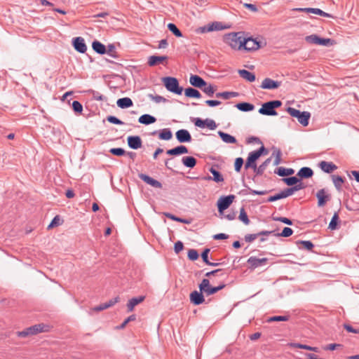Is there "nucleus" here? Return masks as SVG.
Masks as SVG:
<instances>
[{"label": "nucleus", "instance_id": "nucleus-21", "mask_svg": "<svg viewBox=\"0 0 359 359\" xmlns=\"http://www.w3.org/2000/svg\"><path fill=\"white\" fill-rule=\"evenodd\" d=\"M144 296H139L130 299L127 304L128 311H132L135 306L144 301Z\"/></svg>", "mask_w": 359, "mask_h": 359}, {"label": "nucleus", "instance_id": "nucleus-64", "mask_svg": "<svg viewBox=\"0 0 359 359\" xmlns=\"http://www.w3.org/2000/svg\"><path fill=\"white\" fill-rule=\"evenodd\" d=\"M184 245L183 243L181 241H177L175 243V252L176 253H179L183 250Z\"/></svg>", "mask_w": 359, "mask_h": 359}, {"label": "nucleus", "instance_id": "nucleus-49", "mask_svg": "<svg viewBox=\"0 0 359 359\" xmlns=\"http://www.w3.org/2000/svg\"><path fill=\"white\" fill-rule=\"evenodd\" d=\"M338 219H339L338 214L334 213L330 224H329V228L330 229H332V230L336 229Z\"/></svg>", "mask_w": 359, "mask_h": 359}, {"label": "nucleus", "instance_id": "nucleus-9", "mask_svg": "<svg viewBox=\"0 0 359 359\" xmlns=\"http://www.w3.org/2000/svg\"><path fill=\"white\" fill-rule=\"evenodd\" d=\"M305 41L308 43L317 44L324 46H330L335 44V42L331 39L320 38L316 34H311L305 37Z\"/></svg>", "mask_w": 359, "mask_h": 359}, {"label": "nucleus", "instance_id": "nucleus-31", "mask_svg": "<svg viewBox=\"0 0 359 359\" xmlns=\"http://www.w3.org/2000/svg\"><path fill=\"white\" fill-rule=\"evenodd\" d=\"M305 12L311 13L316 15H319L320 16L326 17V18H333L330 14L324 12L323 11L319 8H307L305 9Z\"/></svg>", "mask_w": 359, "mask_h": 359}, {"label": "nucleus", "instance_id": "nucleus-47", "mask_svg": "<svg viewBox=\"0 0 359 359\" xmlns=\"http://www.w3.org/2000/svg\"><path fill=\"white\" fill-rule=\"evenodd\" d=\"M239 219L242 221L245 224L248 225L250 223V220L248 219V217L247 215V213L245 212L244 208H241L240 211V215L238 217Z\"/></svg>", "mask_w": 359, "mask_h": 359}, {"label": "nucleus", "instance_id": "nucleus-51", "mask_svg": "<svg viewBox=\"0 0 359 359\" xmlns=\"http://www.w3.org/2000/svg\"><path fill=\"white\" fill-rule=\"evenodd\" d=\"M165 215L168 218L171 219L172 220L180 222L184 224H189V222L188 220L177 217L175 215H171L170 213H165Z\"/></svg>", "mask_w": 359, "mask_h": 359}, {"label": "nucleus", "instance_id": "nucleus-40", "mask_svg": "<svg viewBox=\"0 0 359 359\" xmlns=\"http://www.w3.org/2000/svg\"><path fill=\"white\" fill-rule=\"evenodd\" d=\"M272 156L275 158L273 162L274 165H278L280 163L281 152L280 149L274 148L273 149Z\"/></svg>", "mask_w": 359, "mask_h": 359}, {"label": "nucleus", "instance_id": "nucleus-58", "mask_svg": "<svg viewBox=\"0 0 359 359\" xmlns=\"http://www.w3.org/2000/svg\"><path fill=\"white\" fill-rule=\"evenodd\" d=\"M149 97L156 103L165 102L167 101V100L165 97L160 95H150Z\"/></svg>", "mask_w": 359, "mask_h": 359}, {"label": "nucleus", "instance_id": "nucleus-37", "mask_svg": "<svg viewBox=\"0 0 359 359\" xmlns=\"http://www.w3.org/2000/svg\"><path fill=\"white\" fill-rule=\"evenodd\" d=\"M296 244L299 248H302L308 250H311L313 248V244L309 241H298Z\"/></svg>", "mask_w": 359, "mask_h": 359}, {"label": "nucleus", "instance_id": "nucleus-41", "mask_svg": "<svg viewBox=\"0 0 359 359\" xmlns=\"http://www.w3.org/2000/svg\"><path fill=\"white\" fill-rule=\"evenodd\" d=\"M210 172L213 175L212 180L216 182H221L224 181V178L219 172L216 170L215 168H211L210 170Z\"/></svg>", "mask_w": 359, "mask_h": 359}, {"label": "nucleus", "instance_id": "nucleus-63", "mask_svg": "<svg viewBox=\"0 0 359 359\" xmlns=\"http://www.w3.org/2000/svg\"><path fill=\"white\" fill-rule=\"evenodd\" d=\"M282 198H284V197H283V193L281 191L280 193H278V194H276L274 196H270L268 198V201L273 202L275 201L280 200V199H282Z\"/></svg>", "mask_w": 359, "mask_h": 359}, {"label": "nucleus", "instance_id": "nucleus-19", "mask_svg": "<svg viewBox=\"0 0 359 359\" xmlns=\"http://www.w3.org/2000/svg\"><path fill=\"white\" fill-rule=\"evenodd\" d=\"M189 82L194 87L199 88H203V86H205V81L198 75H191Z\"/></svg>", "mask_w": 359, "mask_h": 359}, {"label": "nucleus", "instance_id": "nucleus-6", "mask_svg": "<svg viewBox=\"0 0 359 359\" xmlns=\"http://www.w3.org/2000/svg\"><path fill=\"white\" fill-rule=\"evenodd\" d=\"M163 82L168 90L177 95L182 94L183 89L179 86L177 79L174 77H165L163 79Z\"/></svg>", "mask_w": 359, "mask_h": 359}, {"label": "nucleus", "instance_id": "nucleus-45", "mask_svg": "<svg viewBox=\"0 0 359 359\" xmlns=\"http://www.w3.org/2000/svg\"><path fill=\"white\" fill-rule=\"evenodd\" d=\"M168 29L173 33L175 36L177 37H181L182 36V32L180 31V29L177 27V26L173 23H169L168 25Z\"/></svg>", "mask_w": 359, "mask_h": 359}, {"label": "nucleus", "instance_id": "nucleus-4", "mask_svg": "<svg viewBox=\"0 0 359 359\" xmlns=\"http://www.w3.org/2000/svg\"><path fill=\"white\" fill-rule=\"evenodd\" d=\"M225 285H226L223 283L217 287H213L210 285V279L203 278L201 283L198 285V288L202 290V292H204L205 295L210 296L222 290Z\"/></svg>", "mask_w": 359, "mask_h": 359}, {"label": "nucleus", "instance_id": "nucleus-48", "mask_svg": "<svg viewBox=\"0 0 359 359\" xmlns=\"http://www.w3.org/2000/svg\"><path fill=\"white\" fill-rule=\"evenodd\" d=\"M136 320V316L135 314H133V315H130V316H128L126 319H125V320L120 325L117 327L118 329H123L126 325L131 322V321H134Z\"/></svg>", "mask_w": 359, "mask_h": 359}, {"label": "nucleus", "instance_id": "nucleus-12", "mask_svg": "<svg viewBox=\"0 0 359 359\" xmlns=\"http://www.w3.org/2000/svg\"><path fill=\"white\" fill-rule=\"evenodd\" d=\"M194 123L197 127L202 128L206 127L210 130H215L217 128V124L215 121L208 118L202 120L198 118L196 119Z\"/></svg>", "mask_w": 359, "mask_h": 359}, {"label": "nucleus", "instance_id": "nucleus-26", "mask_svg": "<svg viewBox=\"0 0 359 359\" xmlns=\"http://www.w3.org/2000/svg\"><path fill=\"white\" fill-rule=\"evenodd\" d=\"M218 135L221 137L222 141L226 142V143H228V144H235V143H236V138L233 136H232V135H231L229 134L225 133H224L222 131H219L218 132Z\"/></svg>", "mask_w": 359, "mask_h": 359}, {"label": "nucleus", "instance_id": "nucleus-33", "mask_svg": "<svg viewBox=\"0 0 359 359\" xmlns=\"http://www.w3.org/2000/svg\"><path fill=\"white\" fill-rule=\"evenodd\" d=\"M183 164L188 168H194L196 164V160L192 156H184L182 158Z\"/></svg>", "mask_w": 359, "mask_h": 359}, {"label": "nucleus", "instance_id": "nucleus-5", "mask_svg": "<svg viewBox=\"0 0 359 359\" xmlns=\"http://www.w3.org/2000/svg\"><path fill=\"white\" fill-rule=\"evenodd\" d=\"M282 102L280 100H273L265 102L259 109V113L267 116H276L277 112L275 109L280 107Z\"/></svg>", "mask_w": 359, "mask_h": 359}, {"label": "nucleus", "instance_id": "nucleus-3", "mask_svg": "<svg viewBox=\"0 0 359 359\" xmlns=\"http://www.w3.org/2000/svg\"><path fill=\"white\" fill-rule=\"evenodd\" d=\"M287 111L291 116L296 118L298 122L303 126H307L309 125V121L311 117L310 112L300 111L290 107L287 109Z\"/></svg>", "mask_w": 359, "mask_h": 359}, {"label": "nucleus", "instance_id": "nucleus-22", "mask_svg": "<svg viewBox=\"0 0 359 359\" xmlns=\"http://www.w3.org/2000/svg\"><path fill=\"white\" fill-rule=\"evenodd\" d=\"M168 155L177 156L183 154H187L188 149L185 146L181 145L175 148L169 149L166 151Z\"/></svg>", "mask_w": 359, "mask_h": 359}, {"label": "nucleus", "instance_id": "nucleus-17", "mask_svg": "<svg viewBox=\"0 0 359 359\" xmlns=\"http://www.w3.org/2000/svg\"><path fill=\"white\" fill-rule=\"evenodd\" d=\"M280 86V83L275 81L271 79H264L261 84V88L263 89H276Z\"/></svg>", "mask_w": 359, "mask_h": 359}, {"label": "nucleus", "instance_id": "nucleus-23", "mask_svg": "<svg viewBox=\"0 0 359 359\" xmlns=\"http://www.w3.org/2000/svg\"><path fill=\"white\" fill-rule=\"evenodd\" d=\"M320 168L325 172L330 173L335 170L337 167L332 162L321 161L319 164Z\"/></svg>", "mask_w": 359, "mask_h": 359}, {"label": "nucleus", "instance_id": "nucleus-14", "mask_svg": "<svg viewBox=\"0 0 359 359\" xmlns=\"http://www.w3.org/2000/svg\"><path fill=\"white\" fill-rule=\"evenodd\" d=\"M73 46L75 50L81 53H84L87 50L84 39L80 36L74 39Z\"/></svg>", "mask_w": 359, "mask_h": 359}, {"label": "nucleus", "instance_id": "nucleus-62", "mask_svg": "<svg viewBox=\"0 0 359 359\" xmlns=\"http://www.w3.org/2000/svg\"><path fill=\"white\" fill-rule=\"evenodd\" d=\"M60 224V218L59 216H55L50 224L48 225V229L53 228L55 226H58Z\"/></svg>", "mask_w": 359, "mask_h": 359}, {"label": "nucleus", "instance_id": "nucleus-44", "mask_svg": "<svg viewBox=\"0 0 359 359\" xmlns=\"http://www.w3.org/2000/svg\"><path fill=\"white\" fill-rule=\"evenodd\" d=\"M201 89L208 96H212L216 90V89L211 84H207L206 82L205 86H203V88Z\"/></svg>", "mask_w": 359, "mask_h": 359}, {"label": "nucleus", "instance_id": "nucleus-53", "mask_svg": "<svg viewBox=\"0 0 359 359\" xmlns=\"http://www.w3.org/2000/svg\"><path fill=\"white\" fill-rule=\"evenodd\" d=\"M292 233L293 231L292 229L289 227H285L282 232L280 233H278V236L283 237H289L292 234Z\"/></svg>", "mask_w": 359, "mask_h": 359}, {"label": "nucleus", "instance_id": "nucleus-57", "mask_svg": "<svg viewBox=\"0 0 359 359\" xmlns=\"http://www.w3.org/2000/svg\"><path fill=\"white\" fill-rule=\"evenodd\" d=\"M72 107L75 112L81 113L83 107L81 104L78 101H74L72 103Z\"/></svg>", "mask_w": 359, "mask_h": 359}, {"label": "nucleus", "instance_id": "nucleus-8", "mask_svg": "<svg viewBox=\"0 0 359 359\" xmlns=\"http://www.w3.org/2000/svg\"><path fill=\"white\" fill-rule=\"evenodd\" d=\"M264 151L265 148L262 146L258 150L250 153L245 165V169L251 168L255 170L257 169L256 161L262 156Z\"/></svg>", "mask_w": 359, "mask_h": 359}, {"label": "nucleus", "instance_id": "nucleus-50", "mask_svg": "<svg viewBox=\"0 0 359 359\" xmlns=\"http://www.w3.org/2000/svg\"><path fill=\"white\" fill-rule=\"evenodd\" d=\"M283 181L288 186H292L296 184L299 180L296 177H290L283 179Z\"/></svg>", "mask_w": 359, "mask_h": 359}, {"label": "nucleus", "instance_id": "nucleus-20", "mask_svg": "<svg viewBox=\"0 0 359 359\" xmlns=\"http://www.w3.org/2000/svg\"><path fill=\"white\" fill-rule=\"evenodd\" d=\"M139 177L144 182H145L146 183H147L148 184H149L154 187L161 188V187H162L161 184L158 181L150 177L149 176H148L147 175L140 174V175H139Z\"/></svg>", "mask_w": 359, "mask_h": 359}, {"label": "nucleus", "instance_id": "nucleus-11", "mask_svg": "<svg viewBox=\"0 0 359 359\" xmlns=\"http://www.w3.org/2000/svg\"><path fill=\"white\" fill-rule=\"evenodd\" d=\"M204 292H202L201 289L199 291L194 290L190 293L189 298L190 302L195 306H198L205 302Z\"/></svg>", "mask_w": 359, "mask_h": 359}, {"label": "nucleus", "instance_id": "nucleus-13", "mask_svg": "<svg viewBox=\"0 0 359 359\" xmlns=\"http://www.w3.org/2000/svg\"><path fill=\"white\" fill-rule=\"evenodd\" d=\"M316 197L318 198V205L319 207L324 206L325 204L331 198L330 194H329L324 189H322L317 192Z\"/></svg>", "mask_w": 359, "mask_h": 359}, {"label": "nucleus", "instance_id": "nucleus-25", "mask_svg": "<svg viewBox=\"0 0 359 359\" xmlns=\"http://www.w3.org/2000/svg\"><path fill=\"white\" fill-rule=\"evenodd\" d=\"M116 104L121 109L128 108L133 104L132 100L129 97L120 98L117 100Z\"/></svg>", "mask_w": 359, "mask_h": 359}, {"label": "nucleus", "instance_id": "nucleus-55", "mask_svg": "<svg viewBox=\"0 0 359 359\" xmlns=\"http://www.w3.org/2000/svg\"><path fill=\"white\" fill-rule=\"evenodd\" d=\"M243 164V159L242 158H237L235 161L234 168L236 172H240L241 168Z\"/></svg>", "mask_w": 359, "mask_h": 359}, {"label": "nucleus", "instance_id": "nucleus-46", "mask_svg": "<svg viewBox=\"0 0 359 359\" xmlns=\"http://www.w3.org/2000/svg\"><path fill=\"white\" fill-rule=\"evenodd\" d=\"M294 173V170L292 169V168H280L278 169V174L280 175V176H288V175H291Z\"/></svg>", "mask_w": 359, "mask_h": 359}, {"label": "nucleus", "instance_id": "nucleus-16", "mask_svg": "<svg viewBox=\"0 0 359 359\" xmlns=\"http://www.w3.org/2000/svg\"><path fill=\"white\" fill-rule=\"evenodd\" d=\"M128 146L133 149H137L142 147V140L139 136H129L128 137Z\"/></svg>", "mask_w": 359, "mask_h": 359}, {"label": "nucleus", "instance_id": "nucleus-60", "mask_svg": "<svg viewBox=\"0 0 359 359\" xmlns=\"http://www.w3.org/2000/svg\"><path fill=\"white\" fill-rule=\"evenodd\" d=\"M107 121L109 123H111L114 124H117V125H122L123 123L121 120H119L118 118H117L116 117L113 116H108Z\"/></svg>", "mask_w": 359, "mask_h": 359}, {"label": "nucleus", "instance_id": "nucleus-38", "mask_svg": "<svg viewBox=\"0 0 359 359\" xmlns=\"http://www.w3.org/2000/svg\"><path fill=\"white\" fill-rule=\"evenodd\" d=\"M238 93L236 92H223L218 93L216 94L217 97H222L225 100L230 99L231 97H235L238 96Z\"/></svg>", "mask_w": 359, "mask_h": 359}, {"label": "nucleus", "instance_id": "nucleus-61", "mask_svg": "<svg viewBox=\"0 0 359 359\" xmlns=\"http://www.w3.org/2000/svg\"><path fill=\"white\" fill-rule=\"evenodd\" d=\"M341 346H342V345L340 344H327V346H325L323 348V349L325 351H334L337 347H341Z\"/></svg>", "mask_w": 359, "mask_h": 359}, {"label": "nucleus", "instance_id": "nucleus-18", "mask_svg": "<svg viewBox=\"0 0 359 359\" xmlns=\"http://www.w3.org/2000/svg\"><path fill=\"white\" fill-rule=\"evenodd\" d=\"M267 262L266 258H257L251 257L248 259V262L250 266L257 268L264 266Z\"/></svg>", "mask_w": 359, "mask_h": 359}, {"label": "nucleus", "instance_id": "nucleus-2", "mask_svg": "<svg viewBox=\"0 0 359 359\" xmlns=\"http://www.w3.org/2000/svg\"><path fill=\"white\" fill-rule=\"evenodd\" d=\"M49 331V326L43 323L36 324L24 329L17 332V336L21 338H25L29 336L35 335L41 332Z\"/></svg>", "mask_w": 359, "mask_h": 359}, {"label": "nucleus", "instance_id": "nucleus-15", "mask_svg": "<svg viewBox=\"0 0 359 359\" xmlns=\"http://www.w3.org/2000/svg\"><path fill=\"white\" fill-rule=\"evenodd\" d=\"M176 138L177 140L182 143V142H189L191 140V136L188 130L185 129H181L176 132Z\"/></svg>", "mask_w": 359, "mask_h": 359}, {"label": "nucleus", "instance_id": "nucleus-59", "mask_svg": "<svg viewBox=\"0 0 359 359\" xmlns=\"http://www.w3.org/2000/svg\"><path fill=\"white\" fill-rule=\"evenodd\" d=\"M344 328L348 332L355 334H359V328L355 329L349 324H344Z\"/></svg>", "mask_w": 359, "mask_h": 359}, {"label": "nucleus", "instance_id": "nucleus-52", "mask_svg": "<svg viewBox=\"0 0 359 359\" xmlns=\"http://www.w3.org/2000/svg\"><path fill=\"white\" fill-rule=\"evenodd\" d=\"M332 180H333V182H334L335 187L337 189H340V187H341L342 183L344 182L343 179L341 177H339V176L333 175L332 176Z\"/></svg>", "mask_w": 359, "mask_h": 359}, {"label": "nucleus", "instance_id": "nucleus-36", "mask_svg": "<svg viewBox=\"0 0 359 359\" xmlns=\"http://www.w3.org/2000/svg\"><path fill=\"white\" fill-rule=\"evenodd\" d=\"M290 346L292 347L302 348V349L309 350V351H314V352H318V347L310 346L309 345L302 344H299V343H293V344H291Z\"/></svg>", "mask_w": 359, "mask_h": 359}, {"label": "nucleus", "instance_id": "nucleus-10", "mask_svg": "<svg viewBox=\"0 0 359 359\" xmlns=\"http://www.w3.org/2000/svg\"><path fill=\"white\" fill-rule=\"evenodd\" d=\"M235 198L234 195L220 197L217 201V208L219 213L223 215L224 211L226 210L233 203Z\"/></svg>", "mask_w": 359, "mask_h": 359}, {"label": "nucleus", "instance_id": "nucleus-1", "mask_svg": "<svg viewBox=\"0 0 359 359\" xmlns=\"http://www.w3.org/2000/svg\"><path fill=\"white\" fill-rule=\"evenodd\" d=\"M243 32H231L224 35L223 41L235 50H243Z\"/></svg>", "mask_w": 359, "mask_h": 359}, {"label": "nucleus", "instance_id": "nucleus-24", "mask_svg": "<svg viewBox=\"0 0 359 359\" xmlns=\"http://www.w3.org/2000/svg\"><path fill=\"white\" fill-rule=\"evenodd\" d=\"M167 59L168 57L166 56L152 55L149 57L148 64L149 66H155L156 65L163 63Z\"/></svg>", "mask_w": 359, "mask_h": 359}, {"label": "nucleus", "instance_id": "nucleus-35", "mask_svg": "<svg viewBox=\"0 0 359 359\" xmlns=\"http://www.w3.org/2000/svg\"><path fill=\"white\" fill-rule=\"evenodd\" d=\"M238 109L242 111H249L254 109V105L247 102H241L236 104Z\"/></svg>", "mask_w": 359, "mask_h": 359}, {"label": "nucleus", "instance_id": "nucleus-27", "mask_svg": "<svg viewBox=\"0 0 359 359\" xmlns=\"http://www.w3.org/2000/svg\"><path fill=\"white\" fill-rule=\"evenodd\" d=\"M304 186L302 184H296L294 187L288 188L282 191L284 198L292 195L295 191L302 189Z\"/></svg>", "mask_w": 359, "mask_h": 359}, {"label": "nucleus", "instance_id": "nucleus-54", "mask_svg": "<svg viewBox=\"0 0 359 359\" xmlns=\"http://www.w3.org/2000/svg\"><path fill=\"white\" fill-rule=\"evenodd\" d=\"M109 152L115 156H123L125 154V151L122 148H112Z\"/></svg>", "mask_w": 359, "mask_h": 359}, {"label": "nucleus", "instance_id": "nucleus-28", "mask_svg": "<svg viewBox=\"0 0 359 359\" xmlns=\"http://www.w3.org/2000/svg\"><path fill=\"white\" fill-rule=\"evenodd\" d=\"M239 75L248 81L253 82L255 81V75L245 69L238 70Z\"/></svg>", "mask_w": 359, "mask_h": 359}, {"label": "nucleus", "instance_id": "nucleus-34", "mask_svg": "<svg viewBox=\"0 0 359 359\" xmlns=\"http://www.w3.org/2000/svg\"><path fill=\"white\" fill-rule=\"evenodd\" d=\"M184 94L187 97H189L200 98L201 96L198 90L192 88H186Z\"/></svg>", "mask_w": 359, "mask_h": 359}, {"label": "nucleus", "instance_id": "nucleus-42", "mask_svg": "<svg viewBox=\"0 0 359 359\" xmlns=\"http://www.w3.org/2000/svg\"><path fill=\"white\" fill-rule=\"evenodd\" d=\"M289 319V316H274L269 318L267 322L271 323L275 321H287Z\"/></svg>", "mask_w": 359, "mask_h": 359}, {"label": "nucleus", "instance_id": "nucleus-30", "mask_svg": "<svg viewBox=\"0 0 359 359\" xmlns=\"http://www.w3.org/2000/svg\"><path fill=\"white\" fill-rule=\"evenodd\" d=\"M93 49L97 53L104 54L107 52V48L102 43L95 41L92 43Z\"/></svg>", "mask_w": 359, "mask_h": 359}, {"label": "nucleus", "instance_id": "nucleus-29", "mask_svg": "<svg viewBox=\"0 0 359 359\" xmlns=\"http://www.w3.org/2000/svg\"><path fill=\"white\" fill-rule=\"evenodd\" d=\"M313 175V170L308 167H304L301 168L297 172V176L300 177L301 178H309L312 177Z\"/></svg>", "mask_w": 359, "mask_h": 359}, {"label": "nucleus", "instance_id": "nucleus-43", "mask_svg": "<svg viewBox=\"0 0 359 359\" xmlns=\"http://www.w3.org/2000/svg\"><path fill=\"white\" fill-rule=\"evenodd\" d=\"M209 252H210V249L207 248L205 249L202 255H201V257H202V259L208 265V266H217L219 265L218 263H212V262H210L208 259V254H209Z\"/></svg>", "mask_w": 359, "mask_h": 359}, {"label": "nucleus", "instance_id": "nucleus-7", "mask_svg": "<svg viewBox=\"0 0 359 359\" xmlns=\"http://www.w3.org/2000/svg\"><path fill=\"white\" fill-rule=\"evenodd\" d=\"M243 49L247 51H255L265 46L266 43L258 41L257 39L245 38L243 40Z\"/></svg>", "mask_w": 359, "mask_h": 359}, {"label": "nucleus", "instance_id": "nucleus-32", "mask_svg": "<svg viewBox=\"0 0 359 359\" xmlns=\"http://www.w3.org/2000/svg\"><path fill=\"white\" fill-rule=\"evenodd\" d=\"M138 121L142 124L149 125L154 123L156 118L149 114H144L139 118Z\"/></svg>", "mask_w": 359, "mask_h": 359}, {"label": "nucleus", "instance_id": "nucleus-39", "mask_svg": "<svg viewBox=\"0 0 359 359\" xmlns=\"http://www.w3.org/2000/svg\"><path fill=\"white\" fill-rule=\"evenodd\" d=\"M172 134L171 131L168 128L163 129L159 133V138L161 140H169L172 138Z\"/></svg>", "mask_w": 359, "mask_h": 359}, {"label": "nucleus", "instance_id": "nucleus-56", "mask_svg": "<svg viewBox=\"0 0 359 359\" xmlns=\"http://www.w3.org/2000/svg\"><path fill=\"white\" fill-rule=\"evenodd\" d=\"M188 257L191 260H196L198 258V253L196 250H189L188 252Z\"/></svg>", "mask_w": 359, "mask_h": 359}]
</instances>
